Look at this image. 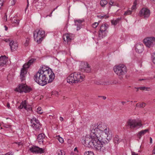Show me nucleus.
Instances as JSON below:
<instances>
[{"label":"nucleus","instance_id":"obj_45","mask_svg":"<svg viewBox=\"0 0 155 155\" xmlns=\"http://www.w3.org/2000/svg\"><path fill=\"white\" fill-rule=\"evenodd\" d=\"M52 94L53 95L57 96L59 95L58 92L57 91H53L52 92Z\"/></svg>","mask_w":155,"mask_h":155},{"label":"nucleus","instance_id":"obj_59","mask_svg":"<svg viewBox=\"0 0 155 155\" xmlns=\"http://www.w3.org/2000/svg\"><path fill=\"white\" fill-rule=\"evenodd\" d=\"M138 155V154L136 153L135 152H132V155Z\"/></svg>","mask_w":155,"mask_h":155},{"label":"nucleus","instance_id":"obj_22","mask_svg":"<svg viewBox=\"0 0 155 155\" xmlns=\"http://www.w3.org/2000/svg\"><path fill=\"white\" fill-rule=\"evenodd\" d=\"M149 130L147 129L142 130L138 133V134L137 135V137L140 139L142 136L144 135Z\"/></svg>","mask_w":155,"mask_h":155},{"label":"nucleus","instance_id":"obj_64","mask_svg":"<svg viewBox=\"0 0 155 155\" xmlns=\"http://www.w3.org/2000/svg\"><path fill=\"white\" fill-rule=\"evenodd\" d=\"M60 120L61 121H63L64 120V119L62 117H60Z\"/></svg>","mask_w":155,"mask_h":155},{"label":"nucleus","instance_id":"obj_54","mask_svg":"<svg viewBox=\"0 0 155 155\" xmlns=\"http://www.w3.org/2000/svg\"><path fill=\"white\" fill-rule=\"evenodd\" d=\"M3 1H0V9L2 7V6L3 5Z\"/></svg>","mask_w":155,"mask_h":155},{"label":"nucleus","instance_id":"obj_4","mask_svg":"<svg viewBox=\"0 0 155 155\" xmlns=\"http://www.w3.org/2000/svg\"><path fill=\"white\" fill-rule=\"evenodd\" d=\"M85 77L80 73L74 72L71 74L67 78V81L70 84L81 82L84 80Z\"/></svg>","mask_w":155,"mask_h":155},{"label":"nucleus","instance_id":"obj_1","mask_svg":"<svg viewBox=\"0 0 155 155\" xmlns=\"http://www.w3.org/2000/svg\"><path fill=\"white\" fill-rule=\"evenodd\" d=\"M54 77V74L51 69L42 67L35 74L33 78L37 84L44 86L52 82Z\"/></svg>","mask_w":155,"mask_h":155},{"label":"nucleus","instance_id":"obj_39","mask_svg":"<svg viewBox=\"0 0 155 155\" xmlns=\"http://www.w3.org/2000/svg\"><path fill=\"white\" fill-rule=\"evenodd\" d=\"M30 66V65L28 63L25 64L23 65L22 68H23L24 69H26L29 68Z\"/></svg>","mask_w":155,"mask_h":155},{"label":"nucleus","instance_id":"obj_6","mask_svg":"<svg viewBox=\"0 0 155 155\" xmlns=\"http://www.w3.org/2000/svg\"><path fill=\"white\" fill-rule=\"evenodd\" d=\"M94 134L91 132V135H87L82 139L83 141L82 143L83 144L88 147H93L94 146V143L96 137H94Z\"/></svg>","mask_w":155,"mask_h":155},{"label":"nucleus","instance_id":"obj_24","mask_svg":"<svg viewBox=\"0 0 155 155\" xmlns=\"http://www.w3.org/2000/svg\"><path fill=\"white\" fill-rule=\"evenodd\" d=\"M25 109L27 110V111L29 112H32V110L31 107V105L28 104L27 103V101H26V104L25 105Z\"/></svg>","mask_w":155,"mask_h":155},{"label":"nucleus","instance_id":"obj_53","mask_svg":"<svg viewBox=\"0 0 155 155\" xmlns=\"http://www.w3.org/2000/svg\"><path fill=\"white\" fill-rule=\"evenodd\" d=\"M145 103H142L141 104H140V107H143L145 106Z\"/></svg>","mask_w":155,"mask_h":155},{"label":"nucleus","instance_id":"obj_51","mask_svg":"<svg viewBox=\"0 0 155 155\" xmlns=\"http://www.w3.org/2000/svg\"><path fill=\"white\" fill-rule=\"evenodd\" d=\"M13 154L12 152H9L4 154V155H13Z\"/></svg>","mask_w":155,"mask_h":155},{"label":"nucleus","instance_id":"obj_11","mask_svg":"<svg viewBox=\"0 0 155 155\" xmlns=\"http://www.w3.org/2000/svg\"><path fill=\"white\" fill-rule=\"evenodd\" d=\"M143 42L147 47L151 48L155 45V38L153 37H147L144 39Z\"/></svg>","mask_w":155,"mask_h":155},{"label":"nucleus","instance_id":"obj_62","mask_svg":"<svg viewBox=\"0 0 155 155\" xmlns=\"http://www.w3.org/2000/svg\"><path fill=\"white\" fill-rule=\"evenodd\" d=\"M11 41V40L9 39H6L5 40V41L6 42H9L10 43Z\"/></svg>","mask_w":155,"mask_h":155},{"label":"nucleus","instance_id":"obj_5","mask_svg":"<svg viewBox=\"0 0 155 155\" xmlns=\"http://www.w3.org/2000/svg\"><path fill=\"white\" fill-rule=\"evenodd\" d=\"M33 36L34 40L40 44L45 37V31L41 29H36L33 32Z\"/></svg>","mask_w":155,"mask_h":155},{"label":"nucleus","instance_id":"obj_46","mask_svg":"<svg viewBox=\"0 0 155 155\" xmlns=\"http://www.w3.org/2000/svg\"><path fill=\"white\" fill-rule=\"evenodd\" d=\"M111 84H116L118 83V82L116 80H112L110 81Z\"/></svg>","mask_w":155,"mask_h":155},{"label":"nucleus","instance_id":"obj_47","mask_svg":"<svg viewBox=\"0 0 155 155\" xmlns=\"http://www.w3.org/2000/svg\"><path fill=\"white\" fill-rule=\"evenodd\" d=\"M103 83H104L103 85H109L111 84L110 81H107L105 82H103Z\"/></svg>","mask_w":155,"mask_h":155},{"label":"nucleus","instance_id":"obj_50","mask_svg":"<svg viewBox=\"0 0 155 155\" xmlns=\"http://www.w3.org/2000/svg\"><path fill=\"white\" fill-rule=\"evenodd\" d=\"M16 0H12L11 1V5H15Z\"/></svg>","mask_w":155,"mask_h":155},{"label":"nucleus","instance_id":"obj_36","mask_svg":"<svg viewBox=\"0 0 155 155\" xmlns=\"http://www.w3.org/2000/svg\"><path fill=\"white\" fill-rule=\"evenodd\" d=\"M30 39L28 38H27L26 39L25 42L24 44V45L25 47H26L28 46L29 43Z\"/></svg>","mask_w":155,"mask_h":155},{"label":"nucleus","instance_id":"obj_31","mask_svg":"<svg viewBox=\"0 0 155 155\" xmlns=\"http://www.w3.org/2000/svg\"><path fill=\"white\" fill-rule=\"evenodd\" d=\"M56 138L58 140V141L60 143H62L64 142V140L63 138L61 137L59 135L56 136Z\"/></svg>","mask_w":155,"mask_h":155},{"label":"nucleus","instance_id":"obj_29","mask_svg":"<svg viewBox=\"0 0 155 155\" xmlns=\"http://www.w3.org/2000/svg\"><path fill=\"white\" fill-rule=\"evenodd\" d=\"M75 25L77 26L80 24H82L83 21L81 20H74Z\"/></svg>","mask_w":155,"mask_h":155},{"label":"nucleus","instance_id":"obj_8","mask_svg":"<svg viewBox=\"0 0 155 155\" xmlns=\"http://www.w3.org/2000/svg\"><path fill=\"white\" fill-rule=\"evenodd\" d=\"M31 126L33 129L36 131H38L40 130L41 125L40 124V122L35 117H34L30 120Z\"/></svg>","mask_w":155,"mask_h":155},{"label":"nucleus","instance_id":"obj_9","mask_svg":"<svg viewBox=\"0 0 155 155\" xmlns=\"http://www.w3.org/2000/svg\"><path fill=\"white\" fill-rule=\"evenodd\" d=\"M32 90L31 87L28 86L25 84H21L19 85L18 87H17L15 91H16L22 93L23 92L25 93H28Z\"/></svg>","mask_w":155,"mask_h":155},{"label":"nucleus","instance_id":"obj_25","mask_svg":"<svg viewBox=\"0 0 155 155\" xmlns=\"http://www.w3.org/2000/svg\"><path fill=\"white\" fill-rule=\"evenodd\" d=\"M26 100H25L23 101H22L21 102L20 105L18 107V109H22L23 108H25V105H26Z\"/></svg>","mask_w":155,"mask_h":155},{"label":"nucleus","instance_id":"obj_37","mask_svg":"<svg viewBox=\"0 0 155 155\" xmlns=\"http://www.w3.org/2000/svg\"><path fill=\"white\" fill-rule=\"evenodd\" d=\"M23 73L22 74L23 75H26L27 73V69H24L23 68H21V72L20 73Z\"/></svg>","mask_w":155,"mask_h":155},{"label":"nucleus","instance_id":"obj_52","mask_svg":"<svg viewBox=\"0 0 155 155\" xmlns=\"http://www.w3.org/2000/svg\"><path fill=\"white\" fill-rule=\"evenodd\" d=\"M4 127L6 128H9L10 127V125L7 124H5L4 125Z\"/></svg>","mask_w":155,"mask_h":155},{"label":"nucleus","instance_id":"obj_33","mask_svg":"<svg viewBox=\"0 0 155 155\" xmlns=\"http://www.w3.org/2000/svg\"><path fill=\"white\" fill-rule=\"evenodd\" d=\"M137 5V1L135 0L134 2L133 5L131 8L132 10H134L136 8V5Z\"/></svg>","mask_w":155,"mask_h":155},{"label":"nucleus","instance_id":"obj_16","mask_svg":"<svg viewBox=\"0 0 155 155\" xmlns=\"http://www.w3.org/2000/svg\"><path fill=\"white\" fill-rule=\"evenodd\" d=\"M9 45L12 51L16 50L18 49V45L16 41H11L9 43Z\"/></svg>","mask_w":155,"mask_h":155},{"label":"nucleus","instance_id":"obj_43","mask_svg":"<svg viewBox=\"0 0 155 155\" xmlns=\"http://www.w3.org/2000/svg\"><path fill=\"white\" fill-rule=\"evenodd\" d=\"M132 11L130 10H128L125 12L124 15H130L131 14Z\"/></svg>","mask_w":155,"mask_h":155},{"label":"nucleus","instance_id":"obj_2","mask_svg":"<svg viewBox=\"0 0 155 155\" xmlns=\"http://www.w3.org/2000/svg\"><path fill=\"white\" fill-rule=\"evenodd\" d=\"M94 137H96L94 142V146L92 147L94 148L96 150L102 152L107 151L109 147V144L108 143L111 139L104 138L103 137H100L99 135Z\"/></svg>","mask_w":155,"mask_h":155},{"label":"nucleus","instance_id":"obj_30","mask_svg":"<svg viewBox=\"0 0 155 155\" xmlns=\"http://www.w3.org/2000/svg\"><path fill=\"white\" fill-rule=\"evenodd\" d=\"M57 153L58 155H65V153L64 150L59 149L57 150Z\"/></svg>","mask_w":155,"mask_h":155},{"label":"nucleus","instance_id":"obj_7","mask_svg":"<svg viewBox=\"0 0 155 155\" xmlns=\"http://www.w3.org/2000/svg\"><path fill=\"white\" fill-rule=\"evenodd\" d=\"M114 70L117 75L121 76L126 74L127 69L124 65L120 64L115 66L114 67Z\"/></svg>","mask_w":155,"mask_h":155},{"label":"nucleus","instance_id":"obj_35","mask_svg":"<svg viewBox=\"0 0 155 155\" xmlns=\"http://www.w3.org/2000/svg\"><path fill=\"white\" fill-rule=\"evenodd\" d=\"M138 89H140L142 90H145L148 91V89H150V88L146 87H140L137 88Z\"/></svg>","mask_w":155,"mask_h":155},{"label":"nucleus","instance_id":"obj_17","mask_svg":"<svg viewBox=\"0 0 155 155\" xmlns=\"http://www.w3.org/2000/svg\"><path fill=\"white\" fill-rule=\"evenodd\" d=\"M143 45L142 44L137 43L136 45L135 50L137 52L141 53L143 51Z\"/></svg>","mask_w":155,"mask_h":155},{"label":"nucleus","instance_id":"obj_41","mask_svg":"<svg viewBox=\"0 0 155 155\" xmlns=\"http://www.w3.org/2000/svg\"><path fill=\"white\" fill-rule=\"evenodd\" d=\"M151 59L153 62L155 64V53H153L152 55Z\"/></svg>","mask_w":155,"mask_h":155},{"label":"nucleus","instance_id":"obj_14","mask_svg":"<svg viewBox=\"0 0 155 155\" xmlns=\"http://www.w3.org/2000/svg\"><path fill=\"white\" fill-rule=\"evenodd\" d=\"M127 124L128 126H130L131 128L140 127L142 125L140 122H137L135 120H129L127 122Z\"/></svg>","mask_w":155,"mask_h":155},{"label":"nucleus","instance_id":"obj_32","mask_svg":"<svg viewBox=\"0 0 155 155\" xmlns=\"http://www.w3.org/2000/svg\"><path fill=\"white\" fill-rule=\"evenodd\" d=\"M23 73H20V77L21 81L22 82L25 79L26 75L22 74Z\"/></svg>","mask_w":155,"mask_h":155},{"label":"nucleus","instance_id":"obj_57","mask_svg":"<svg viewBox=\"0 0 155 155\" xmlns=\"http://www.w3.org/2000/svg\"><path fill=\"white\" fill-rule=\"evenodd\" d=\"M113 3H114V2H112L111 1H110L109 2V4L112 6L113 5Z\"/></svg>","mask_w":155,"mask_h":155},{"label":"nucleus","instance_id":"obj_42","mask_svg":"<svg viewBox=\"0 0 155 155\" xmlns=\"http://www.w3.org/2000/svg\"><path fill=\"white\" fill-rule=\"evenodd\" d=\"M35 60V59H31V60H30L27 63L30 65H31Z\"/></svg>","mask_w":155,"mask_h":155},{"label":"nucleus","instance_id":"obj_61","mask_svg":"<svg viewBox=\"0 0 155 155\" xmlns=\"http://www.w3.org/2000/svg\"><path fill=\"white\" fill-rule=\"evenodd\" d=\"M66 34H68V35H69V36H70V38H72V36L73 35L72 34H71V33H66Z\"/></svg>","mask_w":155,"mask_h":155},{"label":"nucleus","instance_id":"obj_21","mask_svg":"<svg viewBox=\"0 0 155 155\" xmlns=\"http://www.w3.org/2000/svg\"><path fill=\"white\" fill-rule=\"evenodd\" d=\"M45 135L43 133L40 134L38 135L37 137V140L39 142H43V139L45 138Z\"/></svg>","mask_w":155,"mask_h":155},{"label":"nucleus","instance_id":"obj_56","mask_svg":"<svg viewBox=\"0 0 155 155\" xmlns=\"http://www.w3.org/2000/svg\"><path fill=\"white\" fill-rule=\"evenodd\" d=\"M27 7L25 8V11H26V10L27 9V8H28V5H29V2H28V0H27Z\"/></svg>","mask_w":155,"mask_h":155},{"label":"nucleus","instance_id":"obj_15","mask_svg":"<svg viewBox=\"0 0 155 155\" xmlns=\"http://www.w3.org/2000/svg\"><path fill=\"white\" fill-rule=\"evenodd\" d=\"M82 65H84V67L80 68L81 71L86 73H89L91 71V68L87 62H84L82 63Z\"/></svg>","mask_w":155,"mask_h":155},{"label":"nucleus","instance_id":"obj_10","mask_svg":"<svg viewBox=\"0 0 155 155\" xmlns=\"http://www.w3.org/2000/svg\"><path fill=\"white\" fill-rule=\"evenodd\" d=\"M109 26L107 23L102 24L100 27V29L98 31L99 38L100 39L103 38L106 35L107 29L108 28Z\"/></svg>","mask_w":155,"mask_h":155},{"label":"nucleus","instance_id":"obj_60","mask_svg":"<svg viewBox=\"0 0 155 155\" xmlns=\"http://www.w3.org/2000/svg\"><path fill=\"white\" fill-rule=\"evenodd\" d=\"M7 106L8 107V108H10V104L9 103H7Z\"/></svg>","mask_w":155,"mask_h":155},{"label":"nucleus","instance_id":"obj_28","mask_svg":"<svg viewBox=\"0 0 155 155\" xmlns=\"http://www.w3.org/2000/svg\"><path fill=\"white\" fill-rule=\"evenodd\" d=\"M114 141L115 143L118 144L120 142L119 137L118 135H116L114 138Z\"/></svg>","mask_w":155,"mask_h":155},{"label":"nucleus","instance_id":"obj_34","mask_svg":"<svg viewBox=\"0 0 155 155\" xmlns=\"http://www.w3.org/2000/svg\"><path fill=\"white\" fill-rule=\"evenodd\" d=\"M97 17L98 18H101V19H103L104 18L105 19H107V18H108V17H109L108 16H107L106 15H97Z\"/></svg>","mask_w":155,"mask_h":155},{"label":"nucleus","instance_id":"obj_3","mask_svg":"<svg viewBox=\"0 0 155 155\" xmlns=\"http://www.w3.org/2000/svg\"><path fill=\"white\" fill-rule=\"evenodd\" d=\"M90 130H91L92 134H94V137L99 135L100 137H103L104 138H107L108 139H111L112 137L111 133H110L106 127L104 129L101 125H99L97 126L92 125L91 126Z\"/></svg>","mask_w":155,"mask_h":155},{"label":"nucleus","instance_id":"obj_44","mask_svg":"<svg viewBox=\"0 0 155 155\" xmlns=\"http://www.w3.org/2000/svg\"><path fill=\"white\" fill-rule=\"evenodd\" d=\"M98 23L95 22L92 24V26L93 28H95L98 26Z\"/></svg>","mask_w":155,"mask_h":155},{"label":"nucleus","instance_id":"obj_48","mask_svg":"<svg viewBox=\"0 0 155 155\" xmlns=\"http://www.w3.org/2000/svg\"><path fill=\"white\" fill-rule=\"evenodd\" d=\"M82 26V24H80L77 25V30L78 31L81 28Z\"/></svg>","mask_w":155,"mask_h":155},{"label":"nucleus","instance_id":"obj_58","mask_svg":"<svg viewBox=\"0 0 155 155\" xmlns=\"http://www.w3.org/2000/svg\"><path fill=\"white\" fill-rule=\"evenodd\" d=\"M150 144L152 143V139L151 137H150Z\"/></svg>","mask_w":155,"mask_h":155},{"label":"nucleus","instance_id":"obj_40","mask_svg":"<svg viewBox=\"0 0 155 155\" xmlns=\"http://www.w3.org/2000/svg\"><path fill=\"white\" fill-rule=\"evenodd\" d=\"M42 111L41 107H38L37 109V112L38 114H42L43 113Z\"/></svg>","mask_w":155,"mask_h":155},{"label":"nucleus","instance_id":"obj_12","mask_svg":"<svg viewBox=\"0 0 155 155\" xmlns=\"http://www.w3.org/2000/svg\"><path fill=\"white\" fill-rule=\"evenodd\" d=\"M150 14V10L147 8H142L139 12V15L141 17L146 19L148 18Z\"/></svg>","mask_w":155,"mask_h":155},{"label":"nucleus","instance_id":"obj_55","mask_svg":"<svg viewBox=\"0 0 155 155\" xmlns=\"http://www.w3.org/2000/svg\"><path fill=\"white\" fill-rule=\"evenodd\" d=\"M39 1V0H34L33 3L35 5V4H36Z\"/></svg>","mask_w":155,"mask_h":155},{"label":"nucleus","instance_id":"obj_20","mask_svg":"<svg viewBox=\"0 0 155 155\" xmlns=\"http://www.w3.org/2000/svg\"><path fill=\"white\" fill-rule=\"evenodd\" d=\"M63 39L64 41L67 42L68 43L70 42L71 40L72 39V38H70V36H69L68 34H67L64 35Z\"/></svg>","mask_w":155,"mask_h":155},{"label":"nucleus","instance_id":"obj_38","mask_svg":"<svg viewBox=\"0 0 155 155\" xmlns=\"http://www.w3.org/2000/svg\"><path fill=\"white\" fill-rule=\"evenodd\" d=\"M84 155H94V153L93 152L88 151L84 153Z\"/></svg>","mask_w":155,"mask_h":155},{"label":"nucleus","instance_id":"obj_23","mask_svg":"<svg viewBox=\"0 0 155 155\" xmlns=\"http://www.w3.org/2000/svg\"><path fill=\"white\" fill-rule=\"evenodd\" d=\"M121 17L118 18L115 20H113L111 21V24L114 26L116 25L118 23H119L120 21L121 20Z\"/></svg>","mask_w":155,"mask_h":155},{"label":"nucleus","instance_id":"obj_13","mask_svg":"<svg viewBox=\"0 0 155 155\" xmlns=\"http://www.w3.org/2000/svg\"><path fill=\"white\" fill-rule=\"evenodd\" d=\"M29 150L33 153L42 154L44 153V150L42 148L36 146H33L30 147Z\"/></svg>","mask_w":155,"mask_h":155},{"label":"nucleus","instance_id":"obj_18","mask_svg":"<svg viewBox=\"0 0 155 155\" xmlns=\"http://www.w3.org/2000/svg\"><path fill=\"white\" fill-rule=\"evenodd\" d=\"M8 58L5 56H2L0 57V66H3L6 64Z\"/></svg>","mask_w":155,"mask_h":155},{"label":"nucleus","instance_id":"obj_49","mask_svg":"<svg viewBox=\"0 0 155 155\" xmlns=\"http://www.w3.org/2000/svg\"><path fill=\"white\" fill-rule=\"evenodd\" d=\"M95 83L98 85L99 84H102L103 85L104 84V83L103 82H101V81H96L95 82Z\"/></svg>","mask_w":155,"mask_h":155},{"label":"nucleus","instance_id":"obj_27","mask_svg":"<svg viewBox=\"0 0 155 155\" xmlns=\"http://www.w3.org/2000/svg\"><path fill=\"white\" fill-rule=\"evenodd\" d=\"M107 3V2L106 0H101L100 2L101 5L102 7H104Z\"/></svg>","mask_w":155,"mask_h":155},{"label":"nucleus","instance_id":"obj_19","mask_svg":"<svg viewBox=\"0 0 155 155\" xmlns=\"http://www.w3.org/2000/svg\"><path fill=\"white\" fill-rule=\"evenodd\" d=\"M11 22L13 26H17L18 25L19 23V20L17 19L15 17L11 19Z\"/></svg>","mask_w":155,"mask_h":155},{"label":"nucleus","instance_id":"obj_26","mask_svg":"<svg viewBox=\"0 0 155 155\" xmlns=\"http://www.w3.org/2000/svg\"><path fill=\"white\" fill-rule=\"evenodd\" d=\"M42 3L41 1H39L35 5V7L37 8L41 9L42 8Z\"/></svg>","mask_w":155,"mask_h":155},{"label":"nucleus","instance_id":"obj_63","mask_svg":"<svg viewBox=\"0 0 155 155\" xmlns=\"http://www.w3.org/2000/svg\"><path fill=\"white\" fill-rule=\"evenodd\" d=\"M53 12V11H52V12L50 14V15H46V17H48V16H50V17H51V16H52V13Z\"/></svg>","mask_w":155,"mask_h":155}]
</instances>
